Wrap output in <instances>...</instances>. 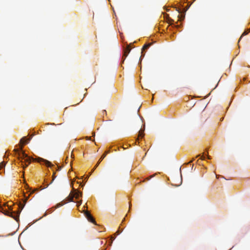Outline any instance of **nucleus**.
I'll list each match as a JSON object with an SVG mask.
<instances>
[{
  "mask_svg": "<svg viewBox=\"0 0 250 250\" xmlns=\"http://www.w3.org/2000/svg\"><path fill=\"white\" fill-rule=\"evenodd\" d=\"M141 57H139V56H138V58H139V61H141Z\"/></svg>",
  "mask_w": 250,
  "mask_h": 250,
  "instance_id": "nucleus-15",
  "label": "nucleus"
},
{
  "mask_svg": "<svg viewBox=\"0 0 250 250\" xmlns=\"http://www.w3.org/2000/svg\"><path fill=\"white\" fill-rule=\"evenodd\" d=\"M205 158H206V157H205V156H204V155H202V156H201V159L202 160H205Z\"/></svg>",
  "mask_w": 250,
  "mask_h": 250,
  "instance_id": "nucleus-11",
  "label": "nucleus"
},
{
  "mask_svg": "<svg viewBox=\"0 0 250 250\" xmlns=\"http://www.w3.org/2000/svg\"><path fill=\"white\" fill-rule=\"evenodd\" d=\"M145 130V128L144 127L143 128H141V130L139 131V135H138V137L139 138L140 137V138H143V136H144V131Z\"/></svg>",
  "mask_w": 250,
  "mask_h": 250,
  "instance_id": "nucleus-7",
  "label": "nucleus"
},
{
  "mask_svg": "<svg viewBox=\"0 0 250 250\" xmlns=\"http://www.w3.org/2000/svg\"><path fill=\"white\" fill-rule=\"evenodd\" d=\"M31 139V137H30L29 138H27L26 137H23V138H22L20 141V143L21 144V148L22 149L23 145L28 143V142L30 141Z\"/></svg>",
  "mask_w": 250,
  "mask_h": 250,
  "instance_id": "nucleus-2",
  "label": "nucleus"
},
{
  "mask_svg": "<svg viewBox=\"0 0 250 250\" xmlns=\"http://www.w3.org/2000/svg\"><path fill=\"white\" fill-rule=\"evenodd\" d=\"M54 178H55L54 177L53 178V179H52V181L51 182L50 184L52 183V182L54 180Z\"/></svg>",
  "mask_w": 250,
  "mask_h": 250,
  "instance_id": "nucleus-16",
  "label": "nucleus"
},
{
  "mask_svg": "<svg viewBox=\"0 0 250 250\" xmlns=\"http://www.w3.org/2000/svg\"><path fill=\"white\" fill-rule=\"evenodd\" d=\"M64 204V203H59L56 205V206H55V208H57L59 207H61V206H63Z\"/></svg>",
  "mask_w": 250,
  "mask_h": 250,
  "instance_id": "nucleus-8",
  "label": "nucleus"
},
{
  "mask_svg": "<svg viewBox=\"0 0 250 250\" xmlns=\"http://www.w3.org/2000/svg\"><path fill=\"white\" fill-rule=\"evenodd\" d=\"M103 159H102V158H101V159H100V160L99 162L98 163V164L96 165V167H97V166L99 165V164L101 162V161H102V160H103Z\"/></svg>",
  "mask_w": 250,
  "mask_h": 250,
  "instance_id": "nucleus-13",
  "label": "nucleus"
},
{
  "mask_svg": "<svg viewBox=\"0 0 250 250\" xmlns=\"http://www.w3.org/2000/svg\"><path fill=\"white\" fill-rule=\"evenodd\" d=\"M151 45H152L151 43H148L145 44L142 48V53L145 54L146 50L147 49H148Z\"/></svg>",
  "mask_w": 250,
  "mask_h": 250,
  "instance_id": "nucleus-6",
  "label": "nucleus"
},
{
  "mask_svg": "<svg viewBox=\"0 0 250 250\" xmlns=\"http://www.w3.org/2000/svg\"><path fill=\"white\" fill-rule=\"evenodd\" d=\"M40 162H43V164L47 167H51L52 166V164L50 162L42 158H40Z\"/></svg>",
  "mask_w": 250,
  "mask_h": 250,
  "instance_id": "nucleus-5",
  "label": "nucleus"
},
{
  "mask_svg": "<svg viewBox=\"0 0 250 250\" xmlns=\"http://www.w3.org/2000/svg\"><path fill=\"white\" fill-rule=\"evenodd\" d=\"M73 190H74V192H73V195L71 196H69V201H70V202L73 201L74 198H75L76 199H78L79 198L80 196H82V192H80L79 191H78L77 190L75 189L74 188H73Z\"/></svg>",
  "mask_w": 250,
  "mask_h": 250,
  "instance_id": "nucleus-1",
  "label": "nucleus"
},
{
  "mask_svg": "<svg viewBox=\"0 0 250 250\" xmlns=\"http://www.w3.org/2000/svg\"><path fill=\"white\" fill-rule=\"evenodd\" d=\"M175 26L179 27V25H176Z\"/></svg>",
  "mask_w": 250,
  "mask_h": 250,
  "instance_id": "nucleus-17",
  "label": "nucleus"
},
{
  "mask_svg": "<svg viewBox=\"0 0 250 250\" xmlns=\"http://www.w3.org/2000/svg\"><path fill=\"white\" fill-rule=\"evenodd\" d=\"M130 51V47L129 45H127L126 47L124 49V53L123 56L122 57V59H124V60H123L122 62H124L125 58L126 57V56L129 54Z\"/></svg>",
  "mask_w": 250,
  "mask_h": 250,
  "instance_id": "nucleus-3",
  "label": "nucleus"
},
{
  "mask_svg": "<svg viewBox=\"0 0 250 250\" xmlns=\"http://www.w3.org/2000/svg\"><path fill=\"white\" fill-rule=\"evenodd\" d=\"M105 156H106V153L102 155V156L101 157V158H102V159H104V158L105 157Z\"/></svg>",
  "mask_w": 250,
  "mask_h": 250,
  "instance_id": "nucleus-14",
  "label": "nucleus"
},
{
  "mask_svg": "<svg viewBox=\"0 0 250 250\" xmlns=\"http://www.w3.org/2000/svg\"><path fill=\"white\" fill-rule=\"evenodd\" d=\"M248 31H246L244 32V33L242 34V36H241L240 40L241 39V38L243 36L246 35L248 34Z\"/></svg>",
  "mask_w": 250,
  "mask_h": 250,
  "instance_id": "nucleus-9",
  "label": "nucleus"
},
{
  "mask_svg": "<svg viewBox=\"0 0 250 250\" xmlns=\"http://www.w3.org/2000/svg\"><path fill=\"white\" fill-rule=\"evenodd\" d=\"M82 204V201H80V202H79L77 204V206H80Z\"/></svg>",
  "mask_w": 250,
  "mask_h": 250,
  "instance_id": "nucleus-12",
  "label": "nucleus"
},
{
  "mask_svg": "<svg viewBox=\"0 0 250 250\" xmlns=\"http://www.w3.org/2000/svg\"><path fill=\"white\" fill-rule=\"evenodd\" d=\"M117 233H118V234L120 233L119 231H117Z\"/></svg>",
  "mask_w": 250,
  "mask_h": 250,
  "instance_id": "nucleus-19",
  "label": "nucleus"
},
{
  "mask_svg": "<svg viewBox=\"0 0 250 250\" xmlns=\"http://www.w3.org/2000/svg\"><path fill=\"white\" fill-rule=\"evenodd\" d=\"M168 21H169V23H170V24H172V22H173V21H173L172 19H169V20H168Z\"/></svg>",
  "mask_w": 250,
  "mask_h": 250,
  "instance_id": "nucleus-10",
  "label": "nucleus"
},
{
  "mask_svg": "<svg viewBox=\"0 0 250 250\" xmlns=\"http://www.w3.org/2000/svg\"><path fill=\"white\" fill-rule=\"evenodd\" d=\"M84 215L86 217L87 219L92 223H94L95 220L91 215L87 211H84Z\"/></svg>",
  "mask_w": 250,
  "mask_h": 250,
  "instance_id": "nucleus-4",
  "label": "nucleus"
},
{
  "mask_svg": "<svg viewBox=\"0 0 250 250\" xmlns=\"http://www.w3.org/2000/svg\"><path fill=\"white\" fill-rule=\"evenodd\" d=\"M208 159H210V157L208 156Z\"/></svg>",
  "mask_w": 250,
  "mask_h": 250,
  "instance_id": "nucleus-18",
  "label": "nucleus"
}]
</instances>
